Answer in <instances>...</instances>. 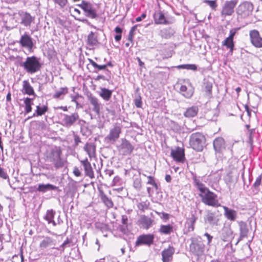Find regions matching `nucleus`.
<instances>
[{
  "mask_svg": "<svg viewBox=\"0 0 262 262\" xmlns=\"http://www.w3.org/2000/svg\"><path fill=\"white\" fill-rule=\"evenodd\" d=\"M83 167L85 174L86 176L92 179L94 177V171L93 170L91 164L88 159L80 161Z\"/></svg>",
  "mask_w": 262,
  "mask_h": 262,
  "instance_id": "21",
  "label": "nucleus"
},
{
  "mask_svg": "<svg viewBox=\"0 0 262 262\" xmlns=\"http://www.w3.org/2000/svg\"><path fill=\"white\" fill-rule=\"evenodd\" d=\"M249 35L251 42L253 46L257 48H262V37H260L258 31H250Z\"/></svg>",
  "mask_w": 262,
  "mask_h": 262,
  "instance_id": "15",
  "label": "nucleus"
},
{
  "mask_svg": "<svg viewBox=\"0 0 262 262\" xmlns=\"http://www.w3.org/2000/svg\"><path fill=\"white\" fill-rule=\"evenodd\" d=\"M120 180H121V179L119 177L116 176L114 178L113 181V184L114 185H119V183L120 182Z\"/></svg>",
  "mask_w": 262,
  "mask_h": 262,
  "instance_id": "61",
  "label": "nucleus"
},
{
  "mask_svg": "<svg viewBox=\"0 0 262 262\" xmlns=\"http://www.w3.org/2000/svg\"><path fill=\"white\" fill-rule=\"evenodd\" d=\"M199 111V108L196 106H192L186 109L184 113V116L187 118L194 117L195 116Z\"/></svg>",
  "mask_w": 262,
  "mask_h": 262,
  "instance_id": "31",
  "label": "nucleus"
},
{
  "mask_svg": "<svg viewBox=\"0 0 262 262\" xmlns=\"http://www.w3.org/2000/svg\"><path fill=\"white\" fill-rule=\"evenodd\" d=\"M174 251V248L172 246H169L167 248L164 249L161 253L163 262L171 261Z\"/></svg>",
  "mask_w": 262,
  "mask_h": 262,
  "instance_id": "20",
  "label": "nucleus"
},
{
  "mask_svg": "<svg viewBox=\"0 0 262 262\" xmlns=\"http://www.w3.org/2000/svg\"><path fill=\"white\" fill-rule=\"evenodd\" d=\"M25 70L28 73L33 74L40 71L41 64L35 56L28 57L26 61L21 64Z\"/></svg>",
  "mask_w": 262,
  "mask_h": 262,
  "instance_id": "2",
  "label": "nucleus"
},
{
  "mask_svg": "<svg viewBox=\"0 0 262 262\" xmlns=\"http://www.w3.org/2000/svg\"><path fill=\"white\" fill-rule=\"evenodd\" d=\"M204 220L205 224H208L211 226H214L218 225L219 218L215 212H212L211 210H207L204 217Z\"/></svg>",
  "mask_w": 262,
  "mask_h": 262,
  "instance_id": "12",
  "label": "nucleus"
},
{
  "mask_svg": "<svg viewBox=\"0 0 262 262\" xmlns=\"http://www.w3.org/2000/svg\"><path fill=\"white\" fill-rule=\"evenodd\" d=\"M154 235L153 234H143L139 236L136 242V246L140 245L150 246L154 243Z\"/></svg>",
  "mask_w": 262,
  "mask_h": 262,
  "instance_id": "14",
  "label": "nucleus"
},
{
  "mask_svg": "<svg viewBox=\"0 0 262 262\" xmlns=\"http://www.w3.org/2000/svg\"><path fill=\"white\" fill-rule=\"evenodd\" d=\"M187 70L196 71L197 70V66L194 64H188Z\"/></svg>",
  "mask_w": 262,
  "mask_h": 262,
  "instance_id": "60",
  "label": "nucleus"
},
{
  "mask_svg": "<svg viewBox=\"0 0 262 262\" xmlns=\"http://www.w3.org/2000/svg\"><path fill=\"white\" fill-rule=\"evenodd\" d=\"M159 35L162 38L168 39L171 37L172 34L170 32L168 29H164L160 30Z\"/></svg>",
  "mask_w": 262,
  "mask_h": 262,
  "instance_id": "43",
  "label": "nucleus"
},
{
  "mask_svg": "<svg viewBox=\"0 0 262 262\" xmlns=\"http://www.w3.org/2000/svg\"><path fill=\"white\" fill-rule=\"evenodd\" d=\"M223 45L230 49V51L232 53L234 48L233 40L227 38L223 42Z\"/></svg>",
  "mask_w": 262,
  "mask_h": 262,
  "instance_id": "41",
  "label": "nucleus"
},
{
  "mask_svg": "<svg viewBox=\"0 0 262 262\" xmlns=\"http://www.w3.org/2000/svg\"><path fill=\"white\" fill-rule=\"evenodd\" d=\"M120 231L123 233H125L127 230V225H124L120 227Z\"/></svg>",
  "mask_w": 262,
  "mask_h": 262,
  "instance_id": "64",
  "label": "nucleus"
},
{
  "mask_svg": "<svg viewBox=\"0 0 262 262\" xmlns=\"http://www.w3.org/2000/svg\"><path fill=\"white\" fill-rule=\"evenodd\" d=\"M238 224L240 230V239H241L247 236L249 231L247 224L245 222L241 221Z\"/></svg>",
  "mask_w": 262,
  "mask_h": 262,
  "instance_id": "33",
  "label": "nucleus"
},
{
  "mask_svg": "<svg viewBox=\"0 0 262 262\" xmlns=\"http://www.w3.org/2000/svg\"><path fill=\"white\" fill-rule=\"evenodd\" d=\"M197 217L194 215L192 214L191 216L187 220L186 224H191V228L192 229V226H194Z\"/></svg>",
  "mask_w": 262,
  "mask_h": 262,
  "instance_id": "51",
  "label": "nucleus"
},
{
  "mask_svg": "<svg viewBox=\"0 0 262 262\" xmlns=\"http://www.w3.org/2000/svg\"><path fill=\"white\" fill-rule=\"evenodd\" d=\"M80 97H81V96H79L78 94H77L76 96H73L71 97H72V101L74 102L76 104V109H78L79 108L82 107V106L81 104H80L77 101V99Z\"/></svg>",
  "mask_w": 262,
  "mask_h": 262,
  "instance_id": "50",
  "label": "nucleus"
},
{
  "mask_svg": "<svg viewBox=\"0 0 262 262\" xmlns=\"http://www.w3.org/2000/svg\"><path fill=\"white\" fill-rule=\"evenodd\" d=\"M54 5L60 9L64 8L68 4V0H52Z\"/></svg>",
  "mask_w": 262,
  "mask_h": 262,
  "instance_id": "42",
  "label": "nucleus"
},
{
  "mask_svg": "<svg viewBox=\"0 0 262 262\" xmlns=\"http://www.w3.org/2000/svg\"><path fill=\"white\" fill-rule=\"evenodd\" d=\"M61 153L60 150H53L48 157L49 161L54 164L56 169L64 166V161L60 157Z\"/></svg>",
  "mask_w": 262,
  "mask_h": 262,
  "instance_id": "8",
  "label": "nucleus"
},
{
  "mask_svg": "<svg viewBox=\"0 0 262 262\" xmlns=\"http://www.w3.org/2000/svg\"><path fill=\"white\" fill-rule=\"evenodd\" d=\"M237 30H238V29H236V28H234V29H231L230 31V35L227 38H228L229 39H231L233 40L234 36L235 35L236 32Z\"/></svg>",
  "mask_w": 262,
  "mask_h": 262,
  "instance_id": "53",
  "label": "nucleus"
},
{
  "mask_svg": "<svg viewBox=\"0 0 262 262\" xmlns=\"http://www.w3.org/2000/svg\"><path fill=\"white\" fill-rule=\"evenodd\" d=\"M170 155L174 161L183 163L185 161L184 149L179 147H176L171 149Z\"/></svg>",
  "mask_w": 262,
  "mask_h": 262,
  "instance_id": "13",
  "label": "nucleus"
},
{
  "mask_svg": "<svg viewBox=\"0 0 262 262\" xmlns=\"http://www.w3.org/2000/svg\"><path fill=\"white\" fill-rule=\"evenodd\" d=\"M101 199L104 204L109 208L113 207V203L111 199L108 198L104 193L101 194Z\"/></svg>",
  "mask_w": 262,
  "mask_h": 262,
  "instance_id": "39",
  "label": "nucleus"
},
{
  "mask_svg": "<svg viewBox=\"0 0 262 262\" xmlns=\"http://www.w3.org/2000/svg\"><path fill=\"white\" fill-rule=\"evenodd\" d=\"M89 60L90 63L93 66V67L94 68L97 69L98 70H105L106 68V66L105 64L99 65L92 59H89Z\"/></svg>",
  "mask_w": 262,
  "mask_h": 262,
  "instance_id": "46",
  "label": "nucleus"
},
{
  "mask_svg": "<svg viewBox=\"0 0 262 262\" xmlns=\"http://www.w3.org/2000/svg\"><path fill=\"white\" fill-rule=\"evenodd\" d=\"M233 238V231L230 227L224 226L222 231L221 239L224 242H228L226 246L230 245V246H232L231 241Z\"/></svg>",
  "mask_w": 262,
  "mask_h": 262,
  "instance_id": "16",
  "label": "nucleus"
},
{
  "mask_svg": "<svg viewBox=\"0 0 262 262\" xmlns=\"http://www.w3.org/2000/svg\"><path fill=\"white\" fill-rule=\"evenodd\" d=\"M98 43L97 37L95 33L91 32L88 36V44L90 46H95Z\"/></svg>",
  "mask_w": 262,
  "mask_h": 262,
  "instance_id": "37",
  "label": "nucleus"
},
{
  "mask_svg": "<svg viewBox=\"0 0 262 262\" xmlns=\"http://www.w3.org/2000/svg\"><path fill=\"white\" fill-rule=\"evenodd\" d=\"M262 184V174L258 176L255 180V182L253 185V187L256 190L259 189V186Z\"/></svg>",
  "mask_w": 262,
  "mask_h": 262,
  "instance_id": "47",
  "label": "nucleus"
},
{
  "mask_svg": "<svg viewBox=\"0 0 262 262\" xmlns=\"http://www.w3.org/2000/svg\"><path fill=\"white\" fill-rule=\"evenodd\" d=\"M204 3L207 4L213 10H215L217 6L215 1L204 0Z\"/></svg>",
  "mask_w": 262,
  "mask_h": 262,
  "instance_id": "49",
  "label": "nucleus"
},
{
  "mask_svg": "<svg viewBox=\"0 0 262 262\" xmlns=\"http://www.w3.org/2000/svg\"><path fill=\"white\" fill-rule=\"evenodd\" d=\"M204 236H206L207 237V241H208L207 245H209L210 243L212 241V238H213L212 236H211V235H210L208 233H205L204 234Z\"/></svg>",
  "mask_w": 262,
  "mask_h": 262,
  "instance_id": "58",
  "label": "nucleus"
},
{
  "mask_svg": "<svg viewBox=\"0 0 262 262\" xmlns=\"http://www.w3.org/2000/svg\"><path fill=\"white\" fill-rule=\"evenodd\" d=\"M180 92L185 98H190L193 94V88L190 84H188V86L182 85L180 88Z\"/></svg>",
  "mask_w": 262,
  "mask_h": 262,
  "instance_id": "24",
  "label": "nucleus"
},
{
  "mask_svg": "<svg viewBox=\"0 0 262 262\" xmlns=\"http://www.w3.org/2000/svg\"><path fill=\"white\" fill-rule=\"evenodd\" d=\"M33 100V98H26L24 100V103L25 104V112L26 113L28 114L31 112L32 107L31 105L32 104V101Z\"/></svg>",
  "mask_w": 262,
  "mask_h": 262,
  "instance_id": "40",
  "label": "nucleus"
},
{
  "mask_svg": "<svg viewBox=\"0 0 262 262\" xmlns=\"http://www.w3.org/2000/svg\"><path fill=\"white\" fill-rule=\"evenodd\" d=\"M74 141L76 145H78L79 143L81 142V140L79 137L75 134H74Z\"/></svg>",
  "mask_w": 262,
  "mask_h": 262,
  "instance_id": "62",
  "label": "nucleus"
},
{
  "mask_svg": "<svg viewBox=\"0 0 262 262\" xmlns=\"http://www.w3.org/2000/svg\"><path fill=\"white\" fill-rule=\"evenodd\" d=\"M90 104L92 105V111L97 115H99L100 111L101 104L97 98L92 95L88 97Z\"/></svg>",
  "mask_w": 262,
  "mask_h": 262,
  "instance_id": "22",
  "label": "nucleus"
},
{
  "mask_svg": "<svg viewBox=\"0 0 262 262\" xmlns=\"http://www.w3.org/2000/svg\"><path fill=\"white\" fill-rule=\"evenodd\" d=\"M160 233L164 235H169L173 232V227L170 224L160 226L159 229Z\"/></svg>",
  "mask_w": 262,
  "mask_h": 262,
  "instance_id": "35",
  "label": "nucleus"
},
{
  "mask_svg": "<svg viewBox=\"0 0 262 262\" xmlns=\"http://www.w3.org/2000/svg\"><path fill=\"white\" fill-rule=\"evenodd\" d=\"M128 219L127 216L125 215H122L121 222L123 225H127V224Z\"/></svg>",
  "mask_w": 262,
  "mask_h": 262,
  "instance_id": "59",
  "label": "nucleus"
},
{
  "mask_svg": "<svg viewBox=\"0 0 262 262\" xmlns=\"http://www.w3.org/2000/svg\"><path fill=\"white\" fill-rule=\"evenodd\" d=\"M154 19L156 24L168 25L169 22L166 19L162 12L159 11L155 13Z\"/></svg>",
  "mask_w": 262,
  "mask_h": 262,
  "instance_id": "23",
  "label": "nucleus"
},
{
  "mask_svg": "<svg viewBox=\"0 0 262 262\" xmlns=\"http://www.w3.org/2000/svg\"><path fill=\"white\" fill-rule=\"evenodd\" d=\"M113 91L106 88H101L99 93V96L105 101H108L112 95Z\"/></svg>",
  "mask_w": 262,
  "mask_h": 262,
  "instance_id": "30",
  "label": "nucleus"
},
{
  "mask_svg": "<svg viewBox=\"0 0 262 262\" xmlns=\"http://www.w3.org/2000/svg\"><path fill=\"white\" fill-rule=\"evenodd\" d=\"M121 143L117 146V148L119 155L122 156L130 155L134 149V146L124 138L121 139Z\"/></svg>",
  "mask_w": 262,
  "mask_h": 262,
  "instance_id": "7",
  "label": "nucleus"
},
{
  "mask_svg": "<svg viewBox=\"0 0 262 262\" xmlns=\"http://www.w3.org/2000/svg\"><path fill=\"white\" fill-rule=\"evenodd\" d=\"M121 133V128L117 125H115L110 130L109 134L105 137L104 140L107 143H114L119 138Z\"/></svg>",
  "mask_w": 262,
  "mask_h": 262,
  "instance_id": "9",
  "label": "nucleus"
},
{
  "mask_svg": "<svg viewBox=\"0 0 262 262\" xmlns=\"http://www.w3.org/2000/svg\"><path fill=\"white\" fill-rule=\"evenodd\" d=\"M55 241L50 237H46L40 243V248L45 249L49 246H54Z\"/></svg>",
  "mask_w": 262,
  "mask_h": 262,
  "instance_id": "32",
  "label": "nucleus"
},
{
  "mask_svg": "<svg viewBox=\"0 0 262 262\" xmlns=\"http://www.w3.org/2000/svg\"><path fill=\"white\" fill-rule=\"evenodd\" d=\"M58 189V187L50 184H39L37 188V190L45 193L48 191L56 190Z\"/></svg>",
  "mask_w": 262,
  "mask_h": 262,
  "instance_id": "28",
  "label": "nucleus"
},
{
  "mask_svg": "<svg viewBox=\"0 0 262 262\" xmlns=\"http://www.w3.org/2000/svg\"><path fill=\"white\" fill-rule=\"evenodd\" d=\"M193 181L197 189L200 191L199 195L203 203L215 208L221 206L216 194L211 191L196 178H193Z\"/></svg>",
  "mask_w": 262,
  "mask_h": 262,
  "instance_id": "1",
  "label": "nucleus"
},
{
  "mask_svg": "<svg viewBox=\"0 0 262 262\" xmlns=\"http://www.w3.org/2000/svg\"><path fill=\"white\" fill-rule=\"evenodd\" d=\"M83 10L85 16L91 18H95L97 16L95 9L91 4L85 1H82L80 4L77 5Z\"/></svg>",
  "mask_w": 262,
  "mask_h": 262,
  "instance_id": "11",
  "label": "nucleus"
},
{
  "mask_svg": "<svg viewBox=\"0 0 262 262\" xmlns=\"http://www.w3.org/2000/svg\"><path fill=\"white\" fill-rule=\"evenodd\" d=\"M157 213L159 215L161 214H162V216H160L161 219L165 220H168L169 219V215L168 213L165 212L159 213L157 212Z\"/></svg>",
  "mask_w": 262,
  "mask_h": 262,
  "instance_id": "57",
  "label": "nucleus"
},
{
  "mask_svg": "<svg viewBox=\"0 0 262 262\" xmlns=\"http://www.w3.org/2000/svg\"><path fill=\"white\" fill-rule=\"evenodd\" d=\"M142 104V103L140 97L135 100V104L137 107H141Z\"/></svg>",
  "mask_w": 262,
  "mask_h": 262,
  "instance_id": "56",
  "label": "nucleus"
},
{
  "mask_svg": "<svg viewBox=\"0 0 262 262\" xmlns=\"http://www.w3.org/2000/svg\"><path fill=\"white\" fill-rule=\"evenodd\" d=\"M213 145L216 153L221 154L225 150V141L222 137L215 138L213 141Z\"/></svg>",
  "mask_w": 262,
  "mask_h": 262,
  "instance_id": "18",
  "label": "nucleus"
},
{
  "mask_svg": "<svg viewBox=\"0 0 262 262\" xmlns=\"http://www.w3.org/2000/svg\"><path fill=\"white\" fill-rule=\"evenodd\" d=\"M146 16L145 13H143L140 16L137 17L136 18V21L137 22H139L141 21L143 19L145 18Z\"/></svg>",
  "mask_w": 262,
  "mask_h": 262,
  "instance_id": "63",
  "label": "nucleus"
},
{
  "mask_svg": "<svg viewBox=\"0 0 262 262\" xmlns=\"http://www.w3.org/2000/svg\"><path fill=\"white\" fill-rule=\"evenodd\" d=\"M73 174L76 177H80L81 176V172L79 169L77 167H74L73 168Z\"/></svg>",
  "mask_w": 262,
  "mask_h": 262,
  "instance_id": "54",
  "label": "nucleus"
},
{
  "mask_svg": "<svg viewBox=\"0 0 262 262\" xmlns=\"http://www.w3.org/2000/svg\"><path fill=\"white\" fill-rule=\"evenodd\" d=\"M20 17V24L26 27H29L34 22L35 16H32L29 13L22 12L19 14Z\"/></svg>",
  "mask_w": 262,
  "mask_h": 262,
  "instance_id": "17",
  "label": "nucleus"
},
{
  "mask_svg": "<svg viewBox=\"0 0 262 262\" xmlns=\"http://www.w3.org/2000/svg\"><path fill=\"white\" fill-rule=\"evenodd\" d=\"M205 144L204 136L200 133L192 134L190 138V145L191 147L198 151L203 150Z\"/></svg>",
  "mask_w": 262,
  "mask_h": 262,
  "instance_id": "4",
  "label": "nucleus"
},
{
  "mask_svg": "<svg viewBox=\"0 0 262 262\" xmlns=\"http://www.w3.org/2000/svg\"><path fill=\"white\" fill-rule=\"evenodd\" d=\"M83 149L84 151L86 152L90 158L95 156L96 153V146L94 143H86Z\"/></svg>",
  "mask_w": 262,
  "mask_h": 262,
  "instance_id": "29",
  "label": "nucleus"
},
{
  "mask_svg": "<svg viewBox=\"0 0 262 262\" xmlns=\"http://www.w3.org/2000/svg\"><path fill=\"white\" fill-rule=\"evenodd\" d=\"M0 177L4 179L8 178L7 174L5 172L4 169L0 167Z\"/></svg>",
  "mask_w": 262,
  "mask_h": 262,
  "instance_id": "55",
  "label": "nucleus"
},
{
  "mask_svg": "<svg viewBox=\"0 0 262 262\" xmlns=\"http://www.w3.org/2000/svg\"><path fill=\"white\" fill-rule=\"evenodd\" d=\"M21 92L24 94H27L29 96L36 95L33 87L28 80L23 81Z\"/></svg>",
  "mask_w": 262,
  "mask_h": 262,
  "instance_id": "25",
  "label": "nucleus"
},
{
  "mask_svg": "<svg viewBox=\"0 0 262 262\" xmlns=\"http://www.w3.org/2000/svg\"><path fill=\"white\" fill-rule=\"evenodd\" d=\"M67 92V88H61L59 90L56 91L53 95V98H59L61 95L66 94Z\"/></svg>",
  "mask_w": 262,
  "mask_h": 262,
  "instance_id": "44",
  "label": "nucleus"
},
{
  "mask_svg": "<svg viewBox=\"0 0 262 262\" xmlns=\"http://www.w3.org/2000/svg\"><path fill=\"white\" fill-rule=\"evenodd\" d=\"M253 10V5L252 3L245 1L241 3L237 7L236 12L237 17L241 18H246L251 15Z\"/></svg>",
  "mask_w": 262,
  "mask_h": 262,
  "instance_id": "5",
  "label": "nucleus"
},
{
  "mask_svg": "<svg viewBox=\"0 0 262 262\" xmlns=\"http://www.w3.org/2000/svg\"><path fill=\"white\" fill-rule=\"evenodd\" d=\"M189 250L194 255H202L205 250V245L200 236H194L190 238Z\"/></svg>",
  "mask_w": 262,
  "mask_h": 262,
  "instance_id": "3",
  "label": "nucleus"
},
{
  "mask_svg": "<svg viewBox=\"0 0 262 262\" xmlns=\"http://www.w3.org/2000/svg\"><path fill=\"white\" fill-rule=\"evenodd\" d=\"M237 3V0L226 1L222 7L221 15L224 17L227 16L232 15L234 12V8Z\"/></svg>",
  "mask_w": 262,
  "mask_h": 262,
  "instance_id": "10",
  "label": "nucleus"
},
{
  "mask_svg": "<svg viewBox=\"0 0 262 262\" xmlns=\"http://www.w3.org/2000/svg\"><path fill=\"white\" fill-rule=\"evenodd\" d=\"M55 214V211L53 209L48 210L45 219L46 220L49 224L52 223L53 225L55 226L56 224L53 219Z\"/></svg>",
  "mask_w": 262,
  "mask_h": 262,
  "instance_id": "36",
  "label": "nucleus"
},
{
  "mask_svg": "<svg viewBox=\"0 0 262 262\" xmlns=\"http://www.w3.org/2000/svg\"><path fill=\"white\" fill-rule=\"evenodd\" d=\"M19 43L21 47L26 48L29 50H31L33 46L32 38L26 33L21 36Z\"/></svg>",
  "mask_w": 262,
  "mask_h": 262,
  "instance_id": "19",
  "label": "nucleus"
},
{
  "mask_svg": "<svg viewBox=\"0 0 262 262\" xmlns=\"http://www.w3.org/2000/svg\"><path fill=\"white\" fill-rule=\"evenodd\" d=\"M212 82L208 80L205 81L204 82V91L205 95L208 98L212 96Z\"/></svg>",
  "mask_w": 262,
  "mask_h": 262,
  "instance_id": "34",
  "label": "nucleus"
},
{
  "mask_svg": "<svg viewBox=\"0 0 262 262\" xmlns=\"http://www.w3.org/2000/svg\"><path fill=\"white\" fill-rule=\"evenodd\" d=\"M148 181L147 182V184L152 185L154 186L156 189L158 188V186L156 183L155 182L154 178L151 176L148 177Z\"/></svg>",
  "mask_w": 262,
  "mask_h": 262,
  "instance_id": "52",
  "label": "nucleus"
},
{
  "mask_svg": "<svg viewBox=\"0 0 262 262\" xmlns=\"http://www.w3.org/2000/svg\"><path fill=\"white\" fill-rule=\"evenodd\" d=\"M153 222V220L145 215L142 216L139 220L141 227L145 229L149 228L152 225Z\"/></svg>",
  "mask_w": 262,
  "mask_h": 262,
  "instance_id": "26",
  "label": "nucleus"
},
{
  "mask_svg": "<svg viewBox=\"0 0 262 262\" xmlns=\"http://www.w3.org/2000/svg\"><path fill=\"white\" fill-rule=\"evenodd\" d=\"M149 206V202L148 201L141 202L138 205V208L139 210L144 211L145 210H147Z\"/></svg>",
  "mask_w": 262,
  "mask_h": 262,
  "instance_id": "45",
  "label": "nucleus"
},
{
  "mask_svg": "<svg viewBox=\"0 0 262 262\" xmlns=\"http://www.w3.org/2000/svg\"><path fill=\"white\" fill-rule=\"evenodd\" d=\"M134 187L137 190H139L141 187V180L140 177H137L134 179Z\"/></svg>",
  "mask_w": 262,
  "mask_h": 262,
  "instance_id": "48",
  "label": "nucleus"
},
{
  "mask_svg": "<svg viewBox=\"0 0 262 262\" xmlns=\"http://www.w3.org/2000/svg\"><path fill=\"white\" fill-rule=\"evenodd\" d=\"M48 107L46 105L42 106H37L35 113L33 114L32 117L35 116H41L46 113L48 111Z\"/></svg>",
  "mask_w": 262,
  "mask_h": 262,
  "instance_id": "38",
  "label": "nucleus"
},
{
  "mask_svg": "<svg viewBox=\"0 0 262 262\" xmlns=\"http://www.w3.org/2000/svg\"><path fill=\"white\" fill-rule=\"evenodd\" d=\"M224 215L225 217L231 221H234L237 217V212L234 210L229 209L227 207L224 206Z\"/></svg>",
  "mask_w": 262,
  "mask_h": 262,
  "instance_id": "27",
  "label": "nucleus"
},
{
  "mask_svg": "<svg viewBox=\"0 0 262 262\" xmlns=\"http://www.w3.org/2000/svg\"><path fill=\"white\" fill-rule=\"evenodd\" d=\"M61 124L67 128H70L73 126L75 123L78 121L79 123H85V121L80 119L79 115L77 113H72L70 115L62 114L61 115Z\"/></svg>",
  "mask_w": 262,
  "mask_h": 262,
  "instance_id": "6",
  "label": "nucleus"
}]
</instances>
